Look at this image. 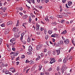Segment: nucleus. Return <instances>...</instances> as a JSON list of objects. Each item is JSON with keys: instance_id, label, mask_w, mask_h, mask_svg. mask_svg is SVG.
<instances>
[{"instance_id": "nucleus-1", "label": "nucleus", "mask_w": 75, "mask_h": 75, "mask_svg": "<svg viewBox=\"0 0 75 75\" xmlns=\"http://www.w3.org/2000/svg\"><path fill=\"white\" fill-rule=\"evenodd\" d=\"M67 68H68V67H66V66H65V65H63L62 69V73L63 74L64 72V71H66Z\"/></svg>"}, {"instance_id": "nucleus-2", "label": "nucleus", "mask_w": 75, "mask_h": 75, "mask_svg": "<svg viewBox=\"0 0 75 75\" xmlns=\"http://www.w3.org/2000/svg\"><path fill=\"white\" fill-rule=\"evenodd\" d=\"M43 46V45L42 44H40L39 45H38L36 46V49L37 50H40L42 48V47Z\"/></svg>"}, {"instance_id": "nucleus-3", "label": "nucleus", "mask_w": 75, "mask_h": 75, "mask_svg": "<svg viewBox=\"0 0 75 75\" xmlns=\"http://www.w3.org/2000/svg\"><path fill=\"white\" fill-rule=\"evenodd\" d=\"M51 37H55V38H57L59 37V35L57 34L56 33H54L52 35H51Z\"/></svg>"}, {"instance_id": "nucleus-4", "label": "nucleus", "mask_w": 75, "mask_h": 75, "mask_svg": "<svg viewBox=\"0 0 75 75\" xmlns=\"http://www.w3.org/2000/svg\"><path fill=\"white\" fill-rule=\"evenodd\" d=\"M15 40H16V39L15 38L11 39L10 40V41L12 43H9L10 45H13H13L14 44H15V43H13V42L14 41H15Z\"/></svg>"}, {"instance_id": "nucleus-5", "label": "nucleus", "mask_w": 75, "mask_h": 75, "mask_svg": "<svg viewBox=\"0 0 75 75\" xmlns=\"http://www.w3.org/2000/svg\"><path fill=\"white\" fill-rule=\"evenodd\" d=\"M3 71L6 74H9V72L8 70H6V69H3Z\"/></svg>"}, {"instance_id": "nucleus-6", "label": "nucleus", "mask_w": 75, "mask_h": 75, "mask_svg": "<svg viewBox=\"0 0 75 75\" xmlns=\"http://www.w3.org/2000/svg\"><path fill=\"white\" fill-rule=\"evenodd\" d=\"M64 42L65 44H68L69 43V40L68 39H67L65 41H64Z\"/></svg>"}, {"instance_id": "nucleus-7", "label": "nucleus", "mask_w": 75, "mask_h": 75, "mask_svg": "<svg viewBox=\"0 0 75 75\" xmlns=\"http://www.w3.org/2000/svg\"><path fill=\"white\" fill-rule=\"evenodd\" d=\"M40 28V25L38 24H36V30L37 31H38Z\"/></svg>"}, {"instance_id": "nucleus-8", "label": "nucleus", "mask_w": 75, "mask_h": 75, "mask_svg": "<svg viewBox=\"0 0 75 75\" xmlns=\"http://www.w3.org/2000/svg\"><path fill=\"white\" fill-rule=\"evenodd\" d=\"M28 51L30 52H31L33 51V47L31 46L30 45L29 47Z\"/></svg>"}, {"instance_id": "nucleus-9", "label": "nucleus", "mask_w": 75, "mask_h": 75, "mask_svg": "<svg viewBox=\"0 0 75 75\" xmlns=\"http://www.w3.org/2000/svg\"><path fill=\"white\" fill-rule=\"evenodd\" d=\"M28 17V15H25L22 17L23 19H26Z\"/></svg>"}, {"instance_id": "nucleus-10", "label": "nucleus", "mask_w": 75, "mask_h": 75, "mask_svg": "<svg viewBox=\"0 0 75 75\" xmlns=\"http://www.w3.org/2000/svg\"><path fill=\"white\" fill-rule=\"evenodd\" d=\"M13 24V22L11 21H9L7 23V25H12Z\"/></svg>"}, {"instance_id": "nucleus-11", "label": "nucleus", "mask_w": 75, "mask_h": 75, "mask_svg": "<svg viewBox=\"0 0 75 75\" xmlns=\"http://www.w3.org/2000/svg\"><path fill=\"white\" fill-rule=\"evenodd\" d=\"M66 33H67V30H65L61 33V34H65Z\"/></svg>"}, {"instance_id": "nucleus-12", "label": "nucleus", "mask_w": 75, "mask_h": 75, "mask_svg": "<svg viewBox=\"0 0 75 75\" xmlns=\"http://www.w3.org/2000/svg\"><path fill=\"white\" fill-rule=\"evenodd\" d=\"M55 62V60L54 59H52L50 62V64H52V63H53V62Z\"/></svg>"}, {"instance_id": "nucleus-13", "label": "nucleus", "mask_w": 75, "mask_h": 75, "mask_svg": "<svg viewBox=\"0 0 75 75\" xmlns=\"http://www.w3.org/2000/svg\"><path fill=\"white\" fill-rule=\"evenodd\" d=\"M48 33L50 35H51V34H52V30H49L48 31Z\"/></svg>"}, {"instance_id": "nucleus-14", "label": "nucleus", "mask_w": 75, "mask_h": 75, "mask_svg": "<svg viewBox=\"0 0 75 75\" xmlns=\"http://www.w3.org/2000/svg\"><path fill=\"white\" fill-rule=\"evenodd\" d=\"M29 64L30 65H32V64H34V61L32 60H31L29 61Z\"/></svg>"}, {"instance_id": "nucleus-15", "label": "nucleus", "mask_w": 75, "mask_h": 75, "mask_svg": "<svg viewBox=\"0 0 75 75\" xmlns=\"http://www.w3.org/2000/svg\"><path fill=\"white\" fill-rule=\"evenodd\" d=\"M17 28L16 27H15L13 29V31L14 32H15V33H16V32H17Z\"/></svg>"}, {"instance_id": "nucleus-16", "label": "nucleus", "mask_w": 75, "mask_h": 75, "mask_svg": "<svg viewBox=\"0 0 75 75\" xmlns=\"http://www.w3.org/2000/svg\"><path fill=\"white\" fill-rule=\"evenodd\" d=\"M14 35L15 38H18V35H17V33H15L14 34Z\"/></svg>"}, {"instance_id": "nucleus-17", "label": "nucleus", "mask_w": 75, "mask_h": 75, "mask_svg": "<svg viewBox=\"0 0 75 75\" xmlns=\"http://www.w3.org/2000/svg\"><path fill=\"white\" fill-rule=\"evenodd\" d=\"M60 45H61V44L59 43V42H58L56 43V47H59Z\"/></svg>"}, {"instance_id": "nucleus-18", "label": "nucleus", "mask_w": 75, "mask_h": 75, "mask_svg": "<svg viewBox=\"0 0 75 75\" xmlns=\"http://www.w3.org/2000/svg\"><path fill=\"white\" fill-rule=\"evenodd\" d=\"M59 42L60 44H61V45H64V41H63L62 40H60Z\"/></svg>"}, {"instance_id": "nucleus-19", "label": "nucleus", "mask_w": 75, "mask_h": 75, "mask_svg": "<svg viewBox=\"0 0 75 75\" xmlns=\"http://www.w3.org/2000/svg\"><path fill=\"white\" fill-rule=\"evenodd\" d=\"M8 33V29H6L4 32V33L5 34H7V33Z\"/></svg>"}, {"instance_id": "nucleus-20", "label": "nucleus", "mask_w": 75, "mask_h": 75, "mask_svg": "<svg viewBox=\"0 0 75 75\" xmlns=\"http://www.w3.org/2000/svg\"><path fill=\"white\" fill-rule=\"evenodd\" d=\"M41 68H42V66L41 64H39V70L41 71Z\"/></svg>"}, {"instance_id": "nucleus-21", "label": "nucleus", "mask_w": 75, "mask_h": 75, "mask_svg": "<svg viewBox=\"0 0 75 75\" xmlns=\"http://www.w3.org/2000/svg\"><path fill=\"white\" fill-rule=\"evenodd\" d=\"M61 15L62 16H64V17H65L67 15V14L65 13H63L61 14Z\"/></svg>"}, {"instance_id": "nucleus-22", "label": "nucleus", "mask_w": 75, "mask_h": 75, "mask_svg": "<svg viewBox=\"0 0 75 75\" xmlns=\"http://www.w3.org/2000/svg\"><path fill=\"white\" fill-rule=\"evenodd\" d=\"M69 6V7H70V6H71V4H72V2L71 1H69V2H68V4Z\"/></svg>"}, {"instance_id": "nucleus-23", "label": "nucleus", "mask_w": 75, "mask_h": 75, "mask_svg": "<svg viewBox=\"0 0 75 75\" xmlns=\"http://www.w3.org/2000/svg\"><path fill=\"white\" fill-rule=\"evenodd\" d=\"M56 53H57V55H58L60 54V50H56Z\"/></svg>"}, {"instance_id": "nucleus-24", "label": "nucleus", "mask_w": 75, "mask_h": 75, "mask_svg": "<svg viewBox=\"0 0 75 75\" xmlns=\"http://www.w3.org/2000/svg\"><path fill=\"white\" fill-rule=\"evenodd\" d=\"M41 59V57H40V55H39L38 57L36 59V61H38V60H39L40 59Z\"/></svg>"}, {"instance_id": "nucleus-25", "label": "nucleus", "mask_w": 75, "mask_h": 75, "mask_svg": "<svg viewBox=\"0 0 75 75\" xmlns=\"http://www.w3.org/2000/svg\"><path fill=\"white\" fill-rule=\"evenodd\" d=\"M29 23H31V21H32V19H31V16L29 17Z\"/></svg>"}, {"instance_id": "nucleus-26", "label": "nucleus", "mask_w": 75, "mask_h": 75, "mask_svg": "<svg viewBox=\"0 0 75 75\" xmlns=\"http://www.w3.org/2000/svg\"><path fill=\"white\" fill-rule=\"evenodd\" d=\"M18 53V52H15L13 54L14 56H17Z\"/></svg>"}, {"instance_id": "nucleus-27", "label": "nucleus", "mask_w": 75, "mask_h": 75, "mask_svg": "<svg viewBox=\"0 0 75 75\" xmlns=\"http://www.w3.org/2000/svg\"><path fill=\"white\" fill-rule=\"evenodd\" d=\"M69 59V57L68 56L66 58H64V59L66 60L67 61L68 60V59Z\"/></svg>"}, {"instance_id": "nucleus-28", "label": "nucleus", "mask_w": 75, "mask_h": 75, "mask_svg": "<svg viewBox=\"0 0 75 75\" xmlns=\"http://www.w3.org/2000/svg\"><path fill=\"white\" fill-rule=\"evenodd\" d=\"M27 54L29 55H31L32 54V53L31 52H28L27 53Z\"/></svg>"}, {"instance_id": "nucleus-29", "label": "nucleus", "mask_w": 75, "mask_h": 75, "mask_svg": "<svg viewBox=\"0 0 75 75\" xmlns=\"http://www.w3.org/2000/svg\"><path fill=\"white\" fill-rule=\"evenodd\" d=\"M40 56H41V57H42L44 56V53H42L40 55Z\"/></svg>"}, {"instance_id": "nucleus-30", "label": "nucleus", "mask_w": 75, "mask_h": 75, "mask_svg": "<svg viewBox=\"0 0 75 75\" xmlns=\"http://www.w3.org/2000/svg\"><path fill=\"white\" fill-rule=\"evenodd\" d=\"M3 39L0 38V45L2 44V42H3Z\"/></svg>"}, {"instance_id": "nucleus-31", "label": "nucleus", "mask_w": 75, "mask_h": 75, "mask_svg": "<svg viewBox=\"0 0 75 75\" xmlns=\"http://www.w3.org/2000/svg\"><path fill=\"white\" fill-rule=\"evenodd\" d=\"M1 9L3 10H6V7H1Z\"/></svg>"}, {"instance_id": "nucleus-32", "label": "nucleus", "mask_w": 75, "mask_h": 75, "mask_svg": "<svg viewBox=\"0 0 75 75\" xmlns=\"http://www.w3.org/2000/svg\"><path fill=\"white\" fill-rule=\"evenodd\" d=\"M52 54L53 55H56L57 54V52L55 51V50L53 51L52 52Z\"/></svg>"}, {"instance_id": "nucleus-33", "label": "nucleus", "mask_w": 75, "mask_h": 75, "mask_svg": "<svg viewBox=\"0 0 75 75\" xmlns=\"http://www.w3.org/2000/svg\"><path fill=\"white\" fill-rule=\"evenodd\" d=\"M20 25V23H19V21H17V23L16 25V27H17L18 26Z\"/></svg>"}, {"instance_id": "nucleus-34", "label": "nucleus", "mask_w": 75, "mask_h": 75, "mask_svg": "<svg viewBox=\"0 0 75 75\" xmlns=\"http://www.w3.org/2000/svg\"><path fill=\"white\" fill-rule=\"evenodd\" d=\"M28 42H30V41H31V38H28L27 39Z\"/></svg>"}, {"instance_id": "nucleus-35", "label": "nucleus", "mask_w": 75, "mask_h": 75, "mask_svg": "<svg viewBox=\"0 0 75 75\" xmlns=\"http://www.w3.org/2000/svg\"><path fill=\"white\" fill-rule=\"evenodd\" d=\"M18 10H20L21 11H22L23 10V7H21L18 8Z\"/></svg>"}, {"instance_id": "nucleus-36", "label": "nucleus", "mask_w": 75, "mask_h": 75, "mask_svg": "<svg viewBox=\"0 0 75 75\" xmlns=\"http://www.w3.org/2000/svg\"><path fill=\"white\" fill-rule=\"evenodd\" d=\"M23 37H24V35H22V34H21V38H20L21 40V41H22V40H23Z\"/></svg>"}, {"instance_id": "nucleus-37", "label": "nucleus", "mask_w": 75, "mask_h": 75, "mask_svg": "<svg viewBox=\"0 0 75 75\" xmlns=\"http://www.w3.org/2000/svg\"><path fill=\"white\" fill-rule=\"evenodd\" d=\"M30 14L31 17H32L33 18H35V16L33 14V13H31Z\"/></svg>"}, {"instance_id": "nucleus-38", "label": "nucleus", "mask_w": 75, "mask_h": 75, "mask_svg": "<svg viewBox=\"0 0 75 75\" xmlns=\"http://www.w3.org/2000/svg\"><path fill=\"white\" fill-rule=\"evenodd\" d=\"M65 21V20L62 19L61 21L60 22L61 23H64Z\"/></svg>"}, {"instance_id": "nucleus-39", "label": "nucleus", "mask_w": 75, "mask_h": 75, "mask_svg": "<svg viewBox=\"0 0 75 75\" xmlns=\"http://www.w3.org/2000/svg\"><path fill=\"white\" fill-rule=\"evenodd\" d=\"M1 26L2 27H5V24H4V23H3L1 25Z\"/></svg>"}, {"instance_id": "nucleus-40", "label": "nucleus", "mask_w": 75, "mask_h": 75, "mask_svg": "<svg viewBox=\"0 0 75 75\" xmlns=\"http://www.w3.org/2000/svg\"><path fill=\"white\" fill-rule=\"evenodd\" d=\"M45 38L46 40H47L48 38V35H46L45 36Z\"/></svg>"}, {"instance_id": "nucleus-41", "label": "nucleus", "mask_w": 75, "mask_h": 75, "mask_svg": "<svg viewBox=\"0 0 75 75\" xmlns=\"http://www.w3.org/2000/svg\"><path fill=\"white\" fill-rule=\"evenodd\" d=\"M27 25V23H23L22 26H23V27H24L25 28V25Z\"/></svg>"}, {"instance_id": "nucleus-42", "label": "nucleus", "mask_w": 75, "mask_h": 75, "mask_svg": "<svg viewBox=\"0 0 75 75\" xmlns=\"http://www.w3.org/2000/svg\"><path fill=\"white\" fill-rule=\"evenodd\" d=\"M2 65L4 67H7V65H8V64H2Z\"/></svg>"}, {"instance_id": "nucleus-43", "label": "nucleus", "mask_w": 75, "mask_h": 75, "mask_svg": "<svg viewBox=\"0 0 75 75\" xmlns=\"http://www.w3.org/2000/svg\"><path fill=\"white\" fill-rule=\"evenodd\" d=\"M45 75H50V73H49V72H46L45 73Z\"/></svg>"}, {"instance_id": "nucleus-44", "label": "nucleus", "mask_w": 75, "mask_h": 75, "mask_svg": "<svg viewBox=\"0 0 75 75\" xmlns=\"http://www.w3.org/2000/svg\"><path fill=\"white\" fill-rule=\"evenodd\" d=\"M21 58L22 59H24V58H25V55H22Z\"/></svg>"}, {"instance_id": "nucleus-45", "label": "nucleus", "mask_w": 75, "mask_h": 75, "mask_svg": "<svg viewBox=\"0 0 75 75\" xmlns=\"http://www.w3.org/2000/svg\"><path fill=\"white\" fill-rule=\"evenodd\" d=\"M67 61V60H66L65 59H64L63 60V62L64 64H66Z\"/></svg>"}, {"instance_id": "nucleus-46", "label": "nucleus", "mask_w": 75, "mask_h": 75, "mask_svg": "<svg viewBox=\"0 0 75 75\" xmlns=\"http://www.w3.org/2000/svg\"><path fill=\"white\" fill-rule=\"evenodd\" d=\"M52 24L53 25H56V22H52Z\"/></svg>"}, {"instance_id": "nucleus-47", "label": "nucleus", "mask_w": 75, "mask_h": 75, "mask_svg": "<svg viewBox=\"0 0 75 75\" xmlns=\"http://www.w3.org/2000/svg\"><path fill=\"white\" fill-rule=\"evenodd\" d=\"M26 1H28V3L29 4H31V2H30L31 0H26Z\"/></svg>"}, {"instance_id": "nucleus-48", "label": "nucleus", "mask_w": 75, "mask_h": 75, "mask_svg": "<svg viewBox=\"0 0 75 75\" xmlns=\"http://www.w3.org/2000/svg\"><path fill=\"white\" fill-rule=\"evenodd\" d=\"M52 68H50L48 70V71L50 72V71H52Z\"/></svg>"}, {"instance_id": "nucleus-49", "label": "nucleus", "mask_w": 75, "mask_h": 75, "mask_svg": "<svg viewBox=\"0 0 75 75\" xmlns=\"http://www.w3.org/2000/svg\"><path fill=\"white\" fill-rule=\"evenodd\" d=\"M60 70V67H58L57 68V71H59Z\"/></svg>"}, {"instance_id": "nucleus-50", "label": "nucleus", "mask_w": 75, "mask_h": 75, "mask_svg": "<svg viewBox=\"0 0 75 75\" xmlns=\"http://www.w3.org/2000/svg\"><path fill=\"white\" fill-rule=\"evenodd\" d=\"M45 0H41V2L42 3V4H44V1H45Z\"/></svg>"}, {"instance_id": "nucleus-51", "label": "nucleus", "mask_w": 75, "mask_h": 75, "mask_svg": "<svg viewBox=\"0 0 75 75\" xmlns=\"http://www.w3.org/2000/svg\"><path fill=\"white\" fill-rule=\"evenodd\" d=\"M45 1L46 3H47L48 2H49V0H45Z\"/></svg>"}, {"instance_id": "nucleus-52", "label": "nucleus", "mask_w": 75, "mask_h": 75, "mask_svg": "<svg viewBox=\"0 0 75 75\" xmlns=\"http://www.w3.org/2000/svg\"><path fill=\"white\" fill-rule=\"evenodd\" d=\"M66 1H67V0H62V2L63 3H65L66 2Z\"/></svg>"}, {"instance_id": "nucleus-53", "label": "nucleus", "mask_w": 75, "mask_h": 75, "mask_svg": "<svg viewBox=\"0 0 75 75\" xmlns=\"http://www.w3.org/2000/svg\"><path fill=\"white\" fill-rule=\"evenodd\" d=\"M30 61H29V60H28L27 59L25 61V63H28Z\"/></svg>"}, {"instance_id": "nucleus-54", "label": "nucleus", "mask_w": 75, "mask_h": 75, "mask_svg": "<svg viewBox=\"0 0 75 75\" xmlns=\"http://www.w3.org/2000/svg\"><path fill=\"white\" fill-rule=\"evenodd\" d=\"M44 34H45V35H46V34H47V30H44Z\"/></svg>"}, {"instance_id": "nucleus-55", "label": "nucleus", "mask_w": 75, "mask_h": 75, "mask_svg": "<svg viewBox=\"0 0 75 75\" xmlns=\"http://www.w3.org/2000/svg\"><path fill=\"white\" fill-rule=\"evenodd\" d=\"M45 20L46 21H49V19L48 18H46L45 19Z\"/></svg>"}, {"instance_id": "nucleus-56", "label": "nucleus", "mask_w": 75, "mask_h": 75, "mask_svg": "<svg viewBox=\"0 0 75 75\" xmlns=\"http://www.w3.org/2000/svg\"><path fill=\"white\" fill-rule=\"evenodd\" d=\"M62 38L63 40H64V41H65L66 40V39H65V38H64V37L62 36Z\"/></svg>"}, {"instance_id": "nucleus-57", "label": "nucleus", "mask_w": 75, "mask_h": 75, "mask_svg": "<svg viewBox=\"0 0 75 75\" xmlns=\"http://www.w3.org/2000/svg\"><path fill=\"white\" fill-rule=\"evenodd\" d=\"M51 52L50 51H48V54H51Z\"/></svg>"}, {"instance_id": "nucleus-58", "label": "nucleus", "mask_w": 75, "mask_h": 75, "mask_svg": "<svg viewBox=\"0 0 75 75\" xmlns=\"http://www.w3.org/2000/svg\"><path fill=\"white\" fill-rule=\"evenodd\" d=\"M35 0H31L30 1H31L33 3V4L35 3V2L34 1Z\"/></svg>"}, {"instance_id": "nucleus-59", "label": "nucleus", "mask_w": 75, "mask_h": 75, "mask_svg": "<svg viewBox=\"0 0 75 75\" xmlns=\"http://www.w3.org/2000/svg\"><path fill=\"white\" fill-rule=\"evenodd\" d=\"M44 52H47V49L45 48L44 49Z\"/></svg>"}, {"instance_id": "nucleus-60", "label": "nucleus", "mask_w": 75, "mask_h": 75, "mask_svg": "<svg viewBox=\"0 0 75 75\" xmlns=\"http://www.w3.org/2000/svg\"><path fill=\"white\" fill-rule=\"evenodd\" d=\"M40 30L41 31H43V30H44V28H41Z\"/></svg>"}, {"instance_id": "nucleus-61", "label": "nucleus", "mask_w": 75, "mask_h": 75, "mask_svg": "<svg viewBox=\"0 0 75 75\" xmlns=\"http://www.w3.org/2000/svg\"><path fill=\"white\" fill-rule=\"evenodd\" d=\"M37 34H38V35H40V31L37 32Z\"/></svg>"}, {"instance_id": "nucleus-62", "label": "nucleus", "mask_w": 75, "mask_h": 75, "mask_svg": "<svg viewBox=\"0 0 75 75\" xmlns=\"http://www.w3.org/2000/svg\"><path fill=\"white\" fill-rule=\"evenodd\" d=\"M72 56H71L70 57H69V59H70V61H71V60H72Z\"/></svg>"}, {"instance_id": "nucleus-63", "label": "nucleus", "mask_w": 75, "mask_h": 75, "mask_svg": "<svg viewBox=\"0 0 75 75\" xmlns=\"http://www.w3.org/2000/svg\"><path fill=\"white\" fill-rule=\"evenodd\" d=\"M54 31H57V28H54Z\"/></svg>"}, {"instance_id": "nucleus-64", "label": "nucleus", "mask_w": 75, "mask_h": 75, "mask_svg": "<svg viewBox=\"0 0 75 75\" xmlns=\"http://www.w3.org/2000/svg\"><path fill=\"white\" fill-rule=\"evenodd\" d=\"M61 74V73H60L59 72H58L57 73V75H60Z\"/></svg>"}]
</instances>
